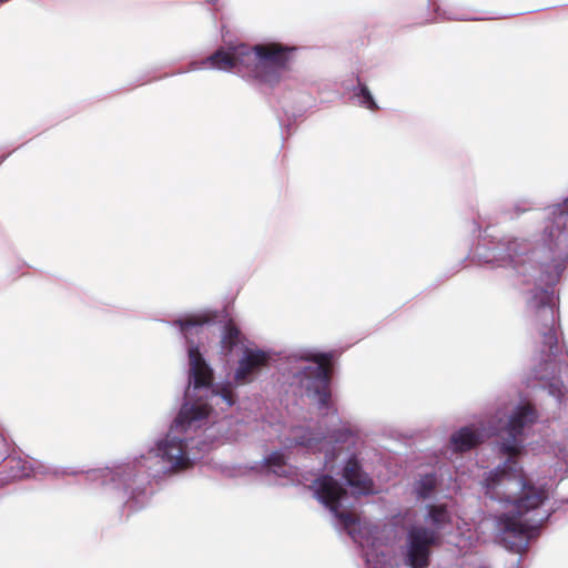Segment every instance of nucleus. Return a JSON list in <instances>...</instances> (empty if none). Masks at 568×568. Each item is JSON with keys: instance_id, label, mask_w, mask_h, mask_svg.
<instances>
[{"instance_id": "obj_1", "label": "nucleus", "mask_w": 568, "mask_h": 568, "mask_svg": "<svg viewBox=\"0 0 568 568\" xmlns=\"http://www.w3.org/2000/svg\"><path fill=\"white\" fill-rule=\"evenodd\" d=\"M190 387L186 390V402L171 426L166 437L159 442L150 453L160 458L163 467L169 469L187 468L197 455L192 453L185 443L191 434L214 422L217 413L213 406L224 412L234 404L233 392L230 387L221 392L210 390L212 371L202 358L197 348L189 347Z\"/></svg>"}, {"instance_id": "obj_2", "label": "nucleus", "mask_w": 568, "mask_h": 568, "mask_svg": "<svg viewBox=\"0 0 568 568\" xmlns=\"http://www.w3.org/2000/svg\"><path fill=\"white\" fill-rule=\"evenodd\" d=\"M486 494L498 498L504 510L498 517V529L501 540L507 548L515 552L523 551L527 546L528 525L521 517L530 509L537 508L546 498L542 488H535L526 484L520 467L503 471L500 477L490 480Z\"/></svg>"}, {"instance_id": "obj_3", "label": "nucleus", "mask_w": 568, "mask_h": 568, "mask_svg": "<svg viewBox=\"0 0 568 568\" xmlns=\"http://www.w3.org/2000/svg\"><path fill=\"white\" fill-rule=\"evenodd\" d=\"M317 499L325 505L343 525L355 542L364 551L369 568H383L379 556H384L379 537V529L366 520L357 518L348 510V495L346 490L332 477L322 476L313 485Z\"/></svg>"}, {"instance_id": "obj_4", "label": "nucleus", "mask_w": 568, "mask_h": 568, "mask_svg": "<svg viewBox=\"0 0 568 568\" xmlns=\"http://www.w3.org/2000/svg\"><path fill=\"white\" fill-rule=\"evenodd\" d=\"M450 516L445 507L430 506L427 523L430 527L413 526L407 534L402 550L404 562L409 568H426L429 565L430 548L439 544L440 531L449 523Z\"/></svg>"}, {"instance_id": "obj_5", "label": "nucleus", "mask_w": 568, "mask_h": 568, "mask_svg": "<svg viewBox=\"0 0 568 568\" xmlns=\"http://www.w3.org/2000/svg\"><path fill=\"white\" fill-rule=\"evenodd\" d=\"M296 51V47L280 42L248 47V70L262 82L277 84L282 72L291 70V61Z\"/></svg>"}, {"instance_id": "obj_6", "label": "nucleus", "mask_w": 568, "mask_h": 568, "mask_svg": "<svg viewBox=\"0 0 568 568\" xmlns=\"http://www.w3.org/2000/svg\"><path fill=\"white\" fill-rule=\"evenodd\" d=\"M534 419V409L530 407L529 404H525L523 406H519L505 423L504 428L501 429V432L505 434H501V437L507 436V438L503 443L501 449L508 458L501 468H498L496 469V471L490 473L485 479V486H487L488 489L493 487V485H490V480L500 477L503 471L508 473L510 471V469L518 468L515 457L518 456L521 450L520 437L524 428L528 424L532 423Z\"/></svg>"}, {"instance_id": "obj_7", "label": "nucleus", "mask_w": 568, "mask_h": 568, "mask_svg": "<svg viewBox=\"0 0 568 568\" xmlns=\"http://www.w3.org/2000/svg\"><path fill=\"white\" fill-rule=\"evenodd\" d=\"M332 356L324 353H307L305 365H302L303 378L301 383L307 395L312 397L320 407H328L329 389L328 375Z\"/></svg>"}, {"instance_id": "obj_8", "label": "nucleus", "mask_w": 568, "mask_h": 568, "mask_svg": "<svg viewBox=\"0 0 568 568\" xmlns=\"http://www.w3.org/2000/svg\"><path fill=\"white\" fill-rule=\"evenodd\" d=\"M294 440L297 445L305 446L310 449H325L326 456L337 453V457L344 460L348 455L351 446L355 444L354 436L351 433H343L338 436L331 435L328 437L318 438L308 430L298 428L295 430Z\"/></svg>"}, {"instance_id": "obj_9", "label": "nucleus", "mask_w": 568, "mask_h": 568, "mask_svg": "<svg viewBox=\"0 0 568 568\" xmlns=\"http://www.w3.org/2000/svg\"><path fill=\"white\" fill-rule=\"evenodd\" d=\"M247 52V44H239L231 48L229 51L220 49L207 58V62L212 68L224 71H231L235 68L248 70Z\"/></svg>"}, {"instance_id": "obj_10", "label": "nucleus", "mask_w": 568, "mask_h": 568, "mask_svg": "<svg viewBox=\"0 0 568 568\" xmlns=\"http://www.w3.org/2000/svg\"><path fill=\"white\" fill-rule=\"evenodd\" d=\"M343 471L344 478L353 489L354 495H366L374 491L372 479L366 474L362 473L355 459H348Z\"/></svg>"}, {"instance_id": "obj_11", "label": "nucleus", "mask_w": 568, "mask_h": 568, "mask_svg": "<svg viewBox=\"0 0 568 568\" xmlns=\"http://www.w3.org/2000/svg\"><path fill=\"white\" fill-rule=\"evenodd\" d=\"M268 361L265 352L260 349L245 348L244 357L241 359L235 373L236 381L245 383L251 375L255 374Z\"/></svg>"}, {"instance_id": "obj_12", "label": "nucleus", "mask_w": 568, "mask_h": 568, "mask_svg": "<svg viewBox=\"0 0 568 568\" xmlns=\"http://www.w3.org/2000/svg\"><path fill=\"white\" fill-rule=\"evenodd\" d=\"M486 436V433L477 428L464 427L452 436L450 445L454 450L464 452L478 445Z\"/></svg>"}, {"instance_id": "obj_13", "label": "nucleus", "mask_w": 568, "mask_h": 568, "mask_svg": "<svg viewBox=\"0 0 568 568\" xmlns=\"http://www.w3.org/2000/svg\"><path fill=\"white\" fill-rule=\"evenodd\" d=\"M549 227V236L555 245L568 242V213L559 212Z\"/></svg>"}, {"instance_id": "obj_14", "label": "nucleus", "mask_w": 568, "mask_h": 568, "mask_svg": "<svg viewBox=\"0 0 568 568\" xmlns=\"http://www.w3.org/2000/svg\"><path fill=\"white\" fill-rule=\"evenodd\" d=\"M555 305V296L552 292H549L547 290H540L538 291L532 300L530 301L531 307H538L540 306L542 311L549 315L550 317L554 316L552 306Z\"/></svg>"}, {"instance_id": "obj_15", "label": "nucleus", "mask_w": 568, "mask_h": 568, "mask_svg": "<svg viewBox=\"0 0 568 568\" xmlns=\"http://www.w3.org/2000/svg\"><path fill=\"white\" fill-rule=\"evenodd\" d=\"M263 467L278 477H285L290 474V467L285 464L283 455L277 452L270 455Z\"/></svg>"}, {"instance_id": "obj_16", "label": "nucleus", "mask_w": 568, "mask_h": 568, "mask_svg": "<svg viewBox=\"0 0 568 568\" xmlns=\"http://www.w3.org/2000/svg\"><path fill=\"white\" fill-rule=\"evenodd\" d=\"M222 346L227 351H232L234 347L241 346L243 348V343L241 338L240 331L233 325V323L227 324L225 327L224 334L222 336Z\"/></svg>"}, {"instance_id": "obj_17", "label": "nucleus", "mask_w": 568, "mask_h": 568, "mask_svg": "<svg viewBox=\"0 0 568 568\" xmlns=\"http://www.w3.org/2000/svg\"><path fill=\"white\" fill-rule=\"evenodd\" d=\"M467 258L477 265H494L497 260L496 251H469Z\"/></svg>"}, {"instance_id": "obj_18", "label": "nucleus", "mask_w": 568, "mask_h": 568, "mask_svg": "<svg viewBox=\"0 0 568 568\" xmlns=\"http://www.w3.org/2000/svg\"><path fill=\"white\" fill-rule=\"evenodd\" d=\"M436 478L433 475H427L420 478L414 487L416 495L420 498H427L434 490Z\"/></svg>"}, {"instance_id": "obj_19", "label": "nucleus", "mask_w": 568, "mask_h": 568, "mask_svg": "<svg viewBox=\"0 0 568 568\" xmlns=\"http://www.w3.org/2000/svg\"><path fill=\"white\" fill-rule=\"evenodd\" d=\"M209 321V315H195L190 316L184 320H181L179 323L181 325L182 332L187 337L189 334L193 332V329H197L203 323Z\"/></svg>"}, {"instance_id": "obj_20", "label": "nucleus", "mask_w": 568, "mask_h": 568, "mask_svg": "<svg viewBox=\"0 0 568 568\" xmlns=\"http://www.w3.org/2000/svg\"><path fill=\"white\" fill-rule=\"evenodd\" d=\"M358 85H359V95L362 97L363 105H365L367 109H369L372 111L378 110V106H377L371 91L368 90V88L362 83H359Z\"/></svg>"}, {"instance_id": "obj_21", "label": "nucleus", "mask_w": 568, "mask_h": 568, "mask_svg": "<svg viewBox=\"0 0 568 568\" xmlns=\"http://www.w3.org/2000/svg\"><path fill=\"white\" fill-rule=\"evenodd\" d=\"M557 456L568 466V446L560 448Z\"/></svg>"}, {"instance_id": "obj_22", "label": "nucleus", "mask_w": 568, "mask_h": 568, "mask_svg": "<svg viewBox=\"0 0 568 568\" xmlns=\"http://www.w3.org/2000/svg\"><path fill=\"white\" fill-rule=\"evenodd\" d=\"M545 338H546V343L549 345V349L551 352L552 347H554V345L556 343L555 333L550 331L549 333L546 334Z\"/></svg>"}, {"instance_id": "obj_23", "label": "nucleus", "mask_w": 568, "mask_h": 568, "mask_svg": "<svg viewBox=\"0 0 568 568\" xmlns=\"http://www.w3.org/2000/svg\"><path fill=\"white\" fill-rule=\"evenodd\" d=\"M26 464H27V462L24 463L21 474H19L18 476L19 477H28L30 475H36L34 469L31 466L27 469Z\"/></svg>"}]
</instances>
